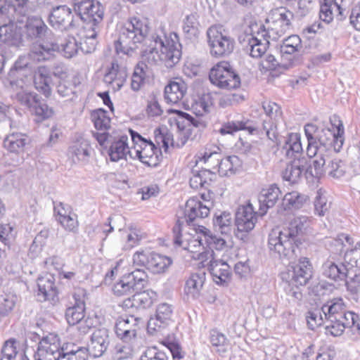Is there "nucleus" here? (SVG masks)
<instances>
[{
    "mask_svg": "<svg viewBox=\"0 0 360 360\" xmlns=\"http://www.w3.org/2000/svg\"><path fill=\"white\" fill-rule=\"evenodd\" d=\"M148 26L145 20L137 18H131L120 29L119 38L115 42L117 53L130 55L144 40L150 41L152 46L145 51L144 59L150 65L162 62L167 68H172L178 63L181 57V45L176 34L166 36L162 32L152 34L148 39Z\"/></svg>",
    "mask_w": 360,
    "mask_h": 360,
    "instance_id": "obj_1",
    "label": "nucleus"
},
{
    "mask_svg": "<svg viewBox=\"0 0 360 360\" xmlns=\"http://www.w3.org/2000/svg\"><path fill=\"white\" fill-rule=\"evenodd\" d=\"M336 130L337 132H335L329 128H321L314 124H307L304 126L308 141L307 153L309 158H314L311 169L315 167L319 174H321L323 165L325 164L326 160L323 158L330 155L333 151H340L342 147L344 127L340 120Z\"/></svg>",
    "mask_w": 360,
    "mask_h": 360,
    "instance_id": "obj_2",
    "label": "nucleus"
},
{
    "mask_svg": "<svg viewBox=\"0 0 360 360\" xmlns=\"http://www.w3.org/2000/svg\"><path fill=\"white\" fill-rule=\"evenodd\" d=\"M309 224L307 217L300 216L292 219L287 226L273 229L268 241L271 254L281 259H295L300 254L301 237Z\"/></svg>",
    "mask_w": 360,
    "mask_h": 360,
    "instance_id": "obj_3",
    "label": "nucleus"
},
{
    "mask_svg": "<svg viewBox=\"0 0 360 360\" xmlns=\"http://www.w3.org/2000/svg\"><path fill=\"white\" fill-rule=\"evenodd\" d=\"M27 63L20 64V60L16 61L13 69H11L8 75V80L13 89H20L15 94V100L22 106L27 108L34 115L37 121L41 122L50 118L53 115V110L50 108L46 102L37 93L22 89V80H15V77L18 70L26 67Z\"/></svg>",
    "mask_w": 360,
    "mask_h": 360,
    "instance_id": "obj_4",
    "label": "nucleus"
},
{
    "mask_svg": "<svg viewBox=\"0 0 360 360\" xmlns=\"http://www.w3.org/2000/svg\"><path fill=\"white\" fill-rule=\"evenodd\" d=\"M300 135L297 133L289 134L283 146L285 155L291 159L282 171V176L285 181L295 184L301 179L304 171L310 173V167L307 169V160L302 156V146Z\"/></svg>",
    "mask_w": 360,
    "mask_h": 360,
    "instance_id": "obj_5",
    "label": "nucleus"
},
{
    "mask_svg": "<svg viewBox=\"0 0 360 360\" xmlns=\"http://www.w3.org/2000/svg\"><path fill=\"white\" fill-rule=\"evenodd\" d=\"M196 227H189L188 233L181 234L184 226H179V231L174 233V242L176 245L181 247L184 250L190 252L193 259L200 260L201 263L206 262L212 257L213 250H207L203 245L204 231Z\"/></svg>",
    "mask_w": 360,
    "mask_h": 360,
    "instance_id": "obj_6",
    "label": "nucleus"
},
{
    "mask_svg": "<svg viewBox=\"0 0 360 360\" xmlns=\"http://www.w3.org/2000/svg\"><path fill=\"white\" fill-rule=\"evenodd\" d=\"M75 11L86 22L87 39L94 40L101 30L104 15V7L95 0H73Z\"/></svg>",
    "mask_w": 360,
    "mask_h": 360,
    "instance_id": "obj_7",
    "label": "nucleus"
},
{
    "mask_svg": "<svg viewBox=\"0 0 360 360\" xmlns=\"http://www.w3.org/2000/svg\"><path fill=\"white\" fill-rule=\"evenodd\" d=\"M210 54L215 58L229 56L233 51L235 40L221 26L214 25L207 31Z\"/></svg>",
    "mask_w": 360,
    "mask_h": 360,
    "instance_id": "obj_8",
    "label": "nucleus"
},
{
    "mask_svg": "<svg viewBox=\"0 0 360 360\" xmlns=\"http://www.w3.org/2000/svg\"><path fill=\"white\" fill-rule=\"evenodd\" d=\"M211 205L212 202L209 200H205V203H203L197 197L191 198L186 201L185 210L182 213L183 216H178L173 230L176 233L179 231V226L184 227L186 224L195 227L198 219H202L209 215Z\"/></svg>",
    "mask_w": 360,
    "mask_h": 360,
    "instance_id": "obj_9",
    "label": "nucleus"
},
{
    "mask_svg": "<svg viewBox=\"0 0 360 360\" xmlns=\"http://www.w3.org/2000/svg\"><path fill=\"white\" fill-rule=\"evenodd\" d=\"M209 78L212 84L221 89H235L240 86V76L226 61L216 64L210 70Z\"/></svg>",
    "mask_w": 360,
    "mask_h": 360,
    "instance_id": "obj_10",
    "label": "nucleus"
},
{
    "mask_svg": "<svg viewBox=\"0 0 360 360\" xmlns=\"http://www.w3.org/2000/svg\"><path fill=\"white\" fill-rule=\"evenodd\" d=\"M354 5L353 0H321L319 17L327 23L334 18L343 20L350 14Z\"/></svg>",
    "mask_w": 360,
    "mask_h": 360,
    "instance_id": "obj_11",
    "label": "nucleus"
},
{
    "mask_svg": "<svg viewBox=\"0 0 360 360\" xmlns=\"http://www.w3.org/2000/svg\"><path fill=\"white\" fill-rule=\"evenodd\" d=\"M66 72L67 69L63 64L55 65L53 68V72H51L44 66L39 67L35 71L34 77L35 89L46 98L50 97L52 94V76L62 78L66 74Z\"/></svg>",
    "mask_w": 360,
    "mask_h": 360,
    "instance_id": "obj_12",
    "label": "nucleus"
},
{
    "mask_svg": "<svg viewBox=\"0 0 360 360\" xmlns=\"http://www.w3.org/2000/svg\"><path fill=\"white\" fill-rule=\"evenodd\" d=\"M133 262L136 266L146 267L154 274H160L172 264V259L154 252L137 251L133 256Z\"/></svg>",
    "mask_w": 360,
    "mask_h": 360,
    "instance_id": "obj_13",
    "label": "nucleus"
},
{
    "mask_svg": "<svg viewBox=\"0 0 360 360\" xmlns=\"http://www.w3.org/2000/svg\"><path fill=\"white\" fill-rule=\"evenodd\" d=\"M312 265L307 257H300L298 263L290 265L286 272L283 274V279L290 285L304 286L312 276Z\"/></svg>",
    "mask_w": 360,
    "mask_h": 360,
    "instance_id": "obj_14",
    "label": "nucleus"
},
{
    "mask_svg": "<svg viewBox=\"0 0 360 360\" xmlns=\"http://www.w3.org/2000/svg\"><path fill=\"white\" fill-rule=\"evenodd\" d=\"M60 340L59 338L50 334L39 342L34 357L35 360H60Z\"/></svg>",
    "mask_w": 360,
    "mask_h": 360,
    "instance_id": "obj_15",
    "label": "nucleus"
},
{
    "mask_svg": "<svg viewBox=\"0 0 360 360\" xmlns=\"http://www.w3.org/2000/svg\"><path fill=\"white\" fill-rule=\"evenodd\" d=\"M49 23L55 29L67 31L75 27L71 9L65 5L53 8L49 15Z\"/></svg>",
    "mask_w": 360,
    "mask_h": 360,
    "instance_id": "obj_16",
    "label": "nucleus"
},
{
    "mask_svg": "<svg viewBox=\"0 0 360 360\" xmlns=\"http://www.w3.org/2000/svg\"><path fill=\"white\" fill-rule=\"evenodd\" d=\"M347 328H351L353 332L360 333L359 316L352 311L346 310L335 325L326 326V333L333 336H340Z\"/></svg>",
    "mask_w": 360,
    "mask_h": 360,
    "instance_id": "obj_17",
    "label": "nucleus"
},
{
    "mask_svg": "<svg viewBox=\"0 0 360 360\" xmlns=\"http://www.w3.org/2000/svg\"><path fill=\"white\" fill-rule=\"evenodd\" d=\"M172 307L167 303L160 304L156 309L154 317H151L147 326L148 332L153 334L161 328H165L172 322Z\"/></svg>",
    "mask_w": 360,
    "mask_h": 360,
    "instance_id": "obj_18",
    "label": "nucleus"
},
{
    "mask_svg": "<svg viewBox=\"0 0 360 360\" xmlns=\"http://www.w3.org/2000/svg\"><path fill=\"white\" fill-rule=\"evenodd\" d=\"M110 342L108 330L105 328L97 329L92 334L91 341L86 348V353L94 358L100 357L107 350Z\"/></svg>",
    "mask_w": 360,
    "mask_h": 360,
    "instance_id": "obj_19",
    "label": "nucleus"
},
{
    "mask_svg": "<svg viewBox=\"0 0 360 360\" xmlns=\"http://www.w3.org/2000/svg\"><path fill=\"white\" fill-rule=\"evenodd\" d=\"M134 158H139L141 162L150 166H158L162 160V152L160 149L150 141L144 143V146L139 145V148L134 147Z\"/></svg>",
    "mask_w": 360,
    "mask_h": 360,
    "instance_id": "obj_20",
    "label": "nucleus"
},
{
    "mask_svg": "<svg viewBox=\"0 0 360 360\" xmlns=\"http://www.w3.org/2000/svg\"><path fill=\"white\" fill-rule=\"evenodd\" d=\"M257 212H255L251 204L238 207L236 213V226L238 232H250L257 221Z\"/></svg>",
    "mask_w": 360,
    "mask_h": 360,
    "instance_id": "obj_21",
    "label": "nucleus"
},
{
    "mask_svg": "<svg viewBox=\"0 0 360 360\" xmlns=\"http://www.w3.org/2000/svg\"><path fill=\"white\" fill-rule=\"evenodd\" d=\"M127 75V67L115 60L104 75L103 81L114 91H119L125 83Z\"/></svg>",
    "mask_w": 360,
    "mask_h": 360,
    "instance_id": "obj_22",
    "label": "nucleus"
},
{
    "mask_svg": "<svg viewBox=\"0 0 360 360\" xmlns=\"http://www.w3.org/2000/svg\"><path fill=\"white\" fill-rule=\"evenodd\" d=\"M325 161V164L322 167V172L321 174H319L317 170L315 167L310 168V174L311 176L320 178L325 173H328V175L333 178L339 179L344 176L346 172V166L343 161L340 159H332L330 157V155H327L323 158Z\"/></svg>",
    "mask_w": 360,
    "mask_h": 360,
    "instance_id": "obj_23",
    "label": "nucleus"
},
{
    "mask_svg": "<svg viewBox=\"0 0 360 360\" xmlns=\"http://www.w3.org/2000/svg\"><path fill=\"white\" fill-rule=\"evenodd\" d=\"M74 304L67 308L65 318L70 325H77L84 318L85 302L83 299L84 291L79 290L73 295Z\"/></svg>",
    "mask_w": 360,
    "mask_h": 360,
    "instance_id": "obj_24",
    "label": "nucleus"
},
{
    "mask_svg": "<svg viewBox=\"0 0 360 360\" xmlns=\"http://www.w3.org/2000/svg\"><path fill=\"white\" fill-rule=\"evenodd\" d=\"M239 42L243 50L252 58H260L266 51L269 41H262L251 34L245 33L239 37Z\"/></svg>",
    "mask_w": 360,
    "mask_h": 360,
    "instance_id": "obj_25",
    "label": "nucleus"
},
{
    "mask_svg": "<svg viewBox=\"0 0 360 360\" xmlns=\"http://www.w3.org/2000/svg\"><path fill=\"white\" fill-rule=\"evenodd\" d=\"M60 51V46L58 43L44 41L42 44H34L29 55L33 60L40 62L52 59Z\"/></svg>",
    "mask_w": 360,
    "mask_h": 360,
    "instance_id": "obj_26",
    "label": "nucleus"
},
{
    "mask_svg": "<svg viewBox=\"0 0 360 360\" xmlns=\"http://www.w3.org/2000/svg\"><path fill=\"white\" fill-rule=\"evenodd\" d=\"M346 310V305L342 298H335L328 301L321 307V311L327 322L326 326L335 325Z\"/></svg>",
    "mask_w": 360,
    "mask_h": 360,
    "instance_id": "obj_27",
    "label": "nucleus"
},
{
    "mask_svg": "<svg viewBox=\"0 0 360 360\" xmlns=\"http://www.w3.org/2000/svg\"><path fill=\"white\" fill-rule=\"evenodd\" d=\"M207 262L209 270L214 281L217 284L221 285L227 283L231 276L230 266L225 262L215 259L214 258V253H212V257Z\"/></svg>",
    "mask_w": 360,
    "mask_h": 360,
    "instance_id": "obj_28",
    "label": "nucleus"
},
{
    "mask_svg": "<svg viewBox=\"0 0 360 360\" xmlns=\"http://www.w3.org/2000/svg\"><path fill=\"white\" fill-rule=\"evenodd\" d=\"M128 139L127 136L122 135L117 140H115L111 143L108 152L111 161L117 162L120 160H126L127 155L134 158V151L129 150Z\"/></svg>",
    "mask_w": 360,
    "mask_h": 360,
    "instance_id": "obj_29",
    "label": "nucleus"
},
{
    "mask_svg": "<svg viewBox=\"0 0 360 360\" xmlns=\"http://www.w3.org/2000/svg\"><path fill=\"white\" fill-rule=\"evenodd\" d=\"M4 24L0 26V43L9 46H17L20 43L21 36L17 30V26L12 18H1Z\"/></svg>",
    "mask_w": 360,
    "mask_h": 360,
    "instance_id": "obj_30",
    "label": "nucleus"
},
{
    "mask_svg": "<svg viewBox=\"0 0 360 360\" xmlns=\"http://www.w3.org/2000/svg\"><path fill=\"white\" fill-rule=\"evenodd\" d=\"M281 195V191L276 184H272L268 188L262 189L259 201V214L263 216L266 214L267 209L274 207Z\"/></svg>",
    "mask_w": 360,
    "mask_h": 360,
    "instance_id": "obj_31",
    "label": "nucleus"
},
{
    "mask_svg": "<svg viewBox=\"0 0 360 360\" xmlns=\"http://www.w3.org/2000/svg\"><path fill=\"white\" fill-rule=\"evenodd\" d=\"M322 272L326 277L333 281L338 279L343 280L350 274L347 265L345 262L338 264L330 259L326 260L323 263Z\"/></svg>",
    "mask_w": 360,
    "mask_h": 360,
    "instance_id": "obj_32",
    "label": "nucleus"
},
{
    "mask_svg": "<svg viewBox=\"0 0 360 360\" xmlns=\"http://www.w3.org/2000/svg\"><path fill=\"white\" fill-rule=\"evenodd\" d=\"M206 279V274L204 271L192 274L186 280L184 292L188 298H198L201 293L203 285Z\"/></svg>",
    "mask_w": 360,
    "mask_h": 360,
    "instance_id": "obj_33",
    "label": "nucleus"
},
{
    "mask_svg": "<svg viewBox=\"0 0 360 360\" xmlns=\"http://www.w3.org/2000/svg\"><path fill=\"white\" fill-rule=\"evenodd\" d=\"M38 297L40 301L49 300L55 302L58 299V292L53 281L51 276L39 278Z\"/></svg>",
    "mask_w": 360,
    "mask_h": 360,
    "instance_id": "obj_34",
    "label": "nucleus"
},
{
    "mask_svg": "<svg viewBox=\"0 0 360 360\" xmlns=\"http://www.w3.org/2000/svg\"><path fill=\"white\" fill-rule=\"evenodd\" d=\"M239 130H246L250 134H259L261 129L255 125V123L249 120L241 121L228 122L222 125L219 132L224 134H232Z\"/></svg>",
    "mask_w": 360,
    "mask_h": 360,
    "instance_id": "obj_35",
    "label": "nucleus"
},
{
    "mask_svg": "<svg viewBox=\"0 0 360 360\" xmlns=\"http://www.w3.org/2000/svg\"><path fill=\"white\" fill-rule=\"evenodd\" d=\"M186 84L181 79L171 81L165 87V98L168 103H177L186 92Z\"/></svg>",
    "mask_w": 360,
    "mask_h": 360,
    "instance_id": "obj_36",
    "label": "nucleus"
},
{
    "mask_svg": "<svg viewBox=\"0 0 360 360\" xmlns=\"http://www.w3.org/2000/svg\"><path fill=\"white\" fill-rule=\"evenodd\" d=\"M307 200V195L297 191L287 193L282 198L278 212L281 213L286 210L300 209L304 206Z\"/></svg>",
    "mask_w": 360,
    "mask_h": 360,
    "instance_id": "obj_37",
    "label": "nucleus"
},
{
    "mask_svg": "<svg viewBox=\"0 0 360 360\" xmlns=\"http://www.w3.org/2000/svg\"><path fill=\"white\" fill-rule=\"evenodd\" d=\"M28 0H17L15 5L4 4L0 7V18H12L15 20L14 14L19 13L22 16L27 14L30 8Z\"/></svg>",
    "mask_w": 360,
    "mask_h": 360,
    "instance_id": "obj_38",
    "label": "nucleus"
},
{
    "mask_svg": "<svg viewBox=\"0 0 360 360\" xmlns=\"http://www.w3.org/2000/svg\"><path fill=\"white\" fill-rule=\"evenodd\" d=\"M27 141V138L25 134L13 132L4 139V146L11 153H20L23 152Z\"/></svg>",
    "mask_w": 360,
    "mask_h": 360,
    "instance_id": "obj_39",
    "label": "nucleus"
},
{
    "mask_svg": "<svg viewBox=\"0 0 360 360\" xmlns=\"http://www.w3.org/2000/svg\"><path fill=\"white\" fill-rule=\"evenodd\" d=\"M91 148L89 141L80 139L72 143L69 148V153L72 158H76L79 161H87Z\"/></svg>",
    "mask_w": 360,
    "mask_h": 360,
    "instance_id": "obj_40",
    "label": "nucleus"
},
{
    "mask_svg": "<svg viewBox=\"0 0 360 360\" xmlns=\"http://www.w3.org/2000/svg\"><path fill=\"white\" fill-rule=\"evenodd\" d=\"M149 70L148 65L144 61L137 63L134 68L131 81V86L134 91H137L143 86Z\"/></svg>",
    "mask_w": 360,
    "mask_h": 360,
    "instance_id": "obj_41",
    "label": "nucleus"
},
{
    "mask_svg": "<svg viewBox=\"0 0 360 360\" xmlns=\"http://www.w3.org/2000/svg\"><path fill=\"white\" fill-rule=\"evenodd\" d=\"M60 46L63 56L67 58H72L75 56L79 49L85 53H90L95 49V44H91V47L85 50L82 46H79L77 41L73 37L65 39V42L61 44Z\"/></svg>",
    "mask_w": 360,
    "mask_h": 360,
    "instance_id": "obj_42",
    "label": "nucleus"
},
{
    "mask_svg": "<svg viewBox=\"0 0 360 360\" xmlns=\"http://www.w3.org/2000/svg\"><path fill=\"white\" fill-rule=\"evenodd\" d=\"M123 276L136 292L141 290L148 283V274L143 269H136Z\"/></svg>",
    "mask_w": 360,
    "mask_h": 360,
    "instance_id": "obj_43",
    "label": "nucleus"
},
{
    "mask_svg": "<svg viewBox=\"0 0 360 360\" xmlns=\"http://www.w3.org/2000/svg\"><path fill=\"white\" fill-rule=\"evenodd\" d=\"M48 27L40 18L29 19L26 23V33L31 39L42 37Z\"/></svg>",
    "mask_w": 360,
    "mask_h": 360,
    "instance_id": "obj_44",
    "label": "nucleus"
},
{
    "mask_svg": "<svg viewBox=\"0 0 360 360\" xmlns=\"http://www.w3.org/2000/svg\"><path fill=\"white\" fill-rule=\"evenodd\" d=\"M241 166V161L236 155L228 156L221 159L218 172L221 175L229 176L233 174Z\"/></svg>",
    "mask_w": 360,
    "mask_h": 360,
    "instance_id": "obj_45",
    "label": "nucleus"
},
{
    "mask_svg": "<svg viewBox=\"0 0 360 360\" xmlns=\"http://www.w3.org/2000/svg\"><path fill=\"white\" fill-rule=\"evenodd\" d=\"M302 48L301 39L298 35H291L283 40V44L281 46V53L282 58H285V56L292 55L295 52H299Z\"/></svg>",
    "mask_w": 360,
    "mask_h": 360,
    "instance_id": "obj_46",
    "label": "nucleus"
},
{
    "mask_svg": "<svg viewBox=\"0 0 360 360\" xmlns=\"http://www.w3.org/2000/svg\"><path fill=\"white\" fill-rule=\"evenodd\" d=\"M216 150H212L211 149L206 148L201 159L207 164V168L211 170L218 172V168L221 159V154L218 151L220 150L219 147H214Z\"/></svg>",
    "mask_w": 360,
    "mask_h": 360,
    "instance_id": "obj_47",
    "label": "nucleus"
},
{
    "mask_svg": "<svg viewBox=\"0 0 360 360\" xmlns=\"http://www.w3.org/2000/svg\"><path fill=\"white\" fill-rule=\"evenodd\" d=\"M139 320V318H135L133 316L127 318L120 317L116 320L115 330H127L129 332L131 330L133 333L137 334L140 330Z\"/></svg>",
    "mask_w": 360,
    "mask_h": 360,
    "instance_id": "obj_48",
    "label": "nucleus"
},
{
    "mask_svg": "<svg viewBox=\"0 0 360 360\" xmlns=\"http://www.w3.org/2000/svg\"><path fill=\"white\" fill-rule=\"evenodd\" d=\"M199 230L204 231V240L209 247L208 250H212V248H214L217 250H221L226 247V241L224 238L212 236L211 232L205 226H199Z\"/></svg>",
    "mask_w": 360,
    "mask_h": 360,
    "instance_id": "obj_49",
    "label": "nucleus"
},
{
    "mask_svg": "<svg viewBox=\"0 0 360 360\" xmlns=\"http://www.w3.org/2000/svg\"><path fill=\"white\" fill-rule=\"evenodd\" d=\"M19 342L15 338H10L3 344L0 360H15L18 353Z\"/></svg>",
    "mask_w": 360,
    "mask_h": 360,
    "instance_id": "obj_50",
    "label": "nucleus"
},
{
    "mask_svg": "<svg viewBox=\"0 0 360 360\" xmlns=\"http://www.w3.org/2000/svg\"><path fill=\"white\" fill-rule=\"evenodd\" d=\"M232 224L231 215L228 212H219L214 214L213 224L221 233H227Z\"/></svg>",
    "mask_w": 360,
    "mask_h": 360,
    "instance_id": "obj_51",
    "label": "nucleus"
},
{
    "mask_svg": "<svg viewBox=\"0 0 360 360\" xmlns=\"http://www.w3.org/2000/svg\"><path fill=\"white\" fill-rule=\"evenodd\" d=\"M277 121L270 118H265L263 119L261 127L255 124L256 127L261 129L259 134H255L262 135L264 134L270 140L276 141L278 136Z\"/></svg>",
    "mask_w": 360,
    "mask_h": 360,
    "instance_id": "obj_52",
    "label": "nucleus"
},
{
    "mask_svg": "<svg viewBox=\"0 0 360 360\" xmlns=\"http://www.w3.org/2000/svg\"><path fill=\"white\" fill-rule=\"evenodd\" d=\"M344 261L347 264L350 273L353 268L360 269V242L356 244L354 249L345 252Z\"/></svg>",
    "mask_w": 360,
    "mask_h": 360,
    "instance_id": "obj_53",
    "label": "nucleus"
},
{
    "mask_svg": "<svg viewBox=\"0 0 360 360\" xmlns=\"http://www.w3.org/2000/svg\"><path fill=\"white\" fill-rule=\"evenodd\" d=\"M199 22L195 14L188 15L184 20L183 31L188 37H195L198 31Z\"/></svg>",
    "mask_w": 360,
    "mask_h": 360,
    "instance_id": "obj_54",
    "label": "nucleus"
},
{
    "mask_svg": "<svg viewBox=\"0 0 360 360\" xmlns=\"http://www.w3.org/2000/svg\"><path fill=\"white\" fill-rule=\"evenodd\" d=\"M17 296L13 293H4L0 295V314L6 315L14 308Z\"/></svg>",
    "mask_w": 360,
    "mask_h": 360,
    "instance_id": "obj_55",
    "label": "nucleus"
},
{
    "mask_svg": "<svg viewBox=\"0 0 360 360\" xmlns=\"http://www.w3.org/2000/svg\"><path fill=\"white\" fill-rule=\"evenodd\" d=\"M162 343L170 351L174 360H180L184 356L185 353L174 337L168 336Z\"/></svg>",
    "mask_w": 360,
    "mask_h": 360,
    "instance_id": "obj_56",
    "label": "nucleus"
},
{
    "mask_svg": "<svg viewBox=\"0 0 360 360\" xmlns=\"http://www.w3.org/2000/svg\"><path fill=\"white\" fill-rule=\"evenodd\" d=\"M112 290L117 296L131 295L136 292L124 276L114 284Z\"/></svg>",
    "mask_w": 360,
    "mask_h": 360,
    "instance_id": "obj_57",
    "label": "nucleus"
},
{
    "mask_svg": "<svg viewBox=\"0 0 360 360\" xmlns=\"http://www.w3.org/2000/svg\"><path fill=\"white\" fill-rule=\"evenodd\" d=\"M95 127L98 130L107 129L110 127V119L106 115V111L102 109L92 114Z\"/></svg>",
    "mask_w": 360,
    "mask_h": 360,
    "instance_id": "obj_58",
    "label": "nucleus"
},
{
    "mask_svg": "<svg viewBox=\"0 0 360 360\" xmlns=\"http://www.w3.org/2000/svg\"><path fill=\"white\" fill-rule=\"evenodd\" d=\"M73 84L69 81L62 80L56 86L57 93L67 101H72L75 97Z\"/></svg>",
    "mask_w": 360,
    "mask_h": 360,
    "instance_id": "obj_59",
    "label": "nucleus"
},
{
    "mask_svg": "<svg viewBox=\"0 0 360 360\" xmlns=\"http://www.w3.org/2000/svg\"><path fill=\"white\" fill-rule=\"evenodd\" d=\"M210 342L214 347H221V349H219L217 350L221 354L225 353L226 349V346L228 345V340L226 336L221 333L219 332L216 330H212L210 332Z\"/></svg>",
    "mask_w": 360,
    "mask_h": 360,
    "instance_id": "obj_60",
    "label": "nucleus"
},
{
    "mask_svg": "<svg viewBox=\"0 0 360 360\" xmlns=\"http://www.w3.org/2000/svg\"><path fill=\"white\" fill-rule=\"evenodd\" d=\"M134 302L136 304V309H147L153 303L148 291L134 293Z\"/></svg>",
    "mask_w": 360,
    "mask_h": 360,
    "instance_id": "obj_61",
    "label": "nucleus"
},
{
    "mask_svg": "<svg viewBox=\"0 0 360 360\" xmlns=\"http://www.w3.org/2000/svg\"><path fill=\"white\" fill-rule=\"evenodd\" d=\"M131 344L126 345L117 344L113 350L112 358L114 360H122L131 357L133 354Z\"/></svg>",
    "mask_w": 360,
    "mask_h": 360,
    "instance_id": "obj_62",
    "label": "nucleus"
},
{
    "mask_svg": "<svg viewBox=\"0 0 360 360\" xmlns=\"http://www.w3.org/2000/svg\"><path fill=\"white\" fill-rule=\"evenodd\" d=\"M262 107L266 113V118L278 120L281 117L282 111L281 107L276 103L271 101L264 102Z\"/></svg>",
    "mask_w": 360,
    "mask_h": 360,
    "instance_id": "obj_63",
    "label": "nucleus"
},
{
    "mask_svg": "<svg viewBox=\"0 0 360 360\" xmlns=\"http://www.w3.org/2000/svg\"><path fill=\"white\" fill-rule=\"evenodd\" d=\"M140 360H168L165 352L155 347H148L141 356Z\"/></svg>",
    "mask_w": 360,
    "mask_h": 360,
    "instance_id": "obj_64",
    "label": "nucleus"
}]
</instances>
